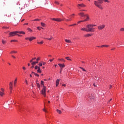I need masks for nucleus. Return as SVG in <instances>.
Segmentation results:
<instances>
[{"mask_svg": "<svg viewBox=\"0 0 124 124\" xmlns=\"http://www.w3.org/2000/svg\"><path fill=\"white\" fill-rule=\"evenodd\" d=\"M77 6L78 8H81V7H86V5L84 4L83 3L78 4Z\"/></svg>", "mask_w": 124, "mask_h": 124, "instance_id": "9", "label": "nucleus"}, {"mask_svg": "<svg viewBox=\"0 0 124 124\" xmlns=\"http://www.w3.org/2000/svg\"><path fill=\"white\" fill-rule=\"evenodd\" d=\"M93 86H94V87H96V85H95V83H93Z\"/></svg>", "mask_w": 124, "mask_h": 124, "instance_id": "58", "label": "nucleus"}, {"mask_svg": "<svg viewBox=\"0 0 124 124\" xmlns=\"http://www.w3.org/2000/svg\"><path fill=\"white\" fill-rule=\"evenodd\" d=\"M58 65L61 67V68H63V67H65V65L64 64H58Z\"/></svg>", "mask_w": 124, "mask_h": 124, "instance_id": "13", "label": "nucleus"}, {"mask_svg": "<svg viewBox=\"0 0 124 124\" xmlns=\"http://www.w3.org/2000/svg\"><path fill=\"white\" fill-rule=\"evenodd\" d=\"M1 91L2 92H4V89H3V88H1Z\"/></svg>", "mask_w": 124, "mask_h": 124, "instance_id": "54", "label": "nucleus"}, {"mask_svg": "<svg viewBox=\"0 0 124 124\" xmlns=\"http://www.w3.org/2000/svg\"><path fill=\"white\" fill-rule=\"evenodd\" d=\"M58 60L60 62H65V60H64L63 59H58Z\"/></svg>", "mask_w": 124, "mask_h": 124, "instance_id": "21", "label": "nucleus"}, {"mask_svg": "<svg viewBox=\"0 0 124 124\" xmlns=\"http://www.w3.org/2000/svg\"><path fill=\"white\" fill-rule=\"evenodd\" d=\"M16 53H17V51H15L14 50H13V51L10 52V54H13V53L16 54Z\"/></svg>", "mask_w": 124, "mask_h": 124, "instance_id": "26", "label": "nucleus"}, {"mask_svg": "<svg viewBox=\"0 0 124 124\" xmlns=\"http://www.w3.org/2000/svg\"><path fill=\"white\" fill-rule=\"evenodd\" d=\"M2 44H5L6 43V41H4V40H2Z\"/></svg>", "mask_w": 124, "mask_h": 124, "instance_id": "37", "label": "nucleus"}, {"mask_svg": "<svg viewBox=\"0 0 124 124\" xmlns=\"http://www.w3.org/2000/svg\"><path fill=\"white\" fill-rule=\"evenodd\" d=\"M61 79H57L56 81V87H58V86H59V83H60V80Z\"/></svg>", "mask_w": 124, "mask_h": 124, "instance_id": "14", "label": "nucleus"}, {"mask_svg": "<svg viewBox=\"0 0 124 124\" xmlns=\"http://www.w3.org/2000/svg\"><path fill=\"white\" fill-rule=\"evenodd\" d=\"M81 31H87L88 32V28H83L80 29Z\"/></svg>", "mask_w": 124, "mask_h": 124, "instance_id": "15", "label": "nucleus"}, {"mask_svg": "<svg viewBox=\"0 0 124 124\" xmlns=\"http://www.w3.org/2000/svg\"><path fill=\"white\" fill-rule=\"evenodd\" d=\"M25 82H26L27 85H28V80H27V79L25 80Z\"/></svg>", "mask_w": 124, "mask_h": 124, "instance_id": "57", "label": "nucleus"}, {"mask_svg": "<svg viewBox=\"0 0 124 124\" xmlns=\"http://www.w3.org/2000/svg\"><path fill=\"white\" fill-rule=\"evenodd\" d=\"M43 64H42V63H39V64H38V65H39V66H42Z\"/></svg>", "mask_w": 124, "mask_h": 124, "instance_id": "47", "label": "nucleus"}, {"mask_svg": "<svg viewBox=\"0 0 124 124\" xmlns=\"http://www.w3.org/2000/svg\"><path fill=\"white\" fill-rule=\"evenodd\" d=\"M93 27H95V25L93 24H89L86 26L87 29V32H93L94 31V28Z\"/></svg>", "mask_w": 124, "mask_h": 124, "instance_id": "2", "label": "nucleus"}, {"mask_svg": "<svg viewBox=\"0 0 124 124\" xmlns=\"http://www.w3.org/2000/svg\"><path fill=\"white\" fill-rule=\"evenodd\" d=\"M25 39L26 40H30V37H26L25 38Z\"/></svg>", "mask_w": 124, "mask_h": 124, "instance_id": "49", "label": "nucleus"}, {"mask_svg": "<svg viewBox=\"0 0 124 124\" xmlns=\"http://www.w3.org/2000/svg\"><path fill=\"white\" fill-rule=\"evenodd\" d=\"M53 61H54V58L52 59H50V60H49L50 62H53Z\"/></svg>", "mask_w": 124, "mask_h": 124, "instance_id": "53", "label": "nucleus"}, {"mask_svg": "<svg viewBox=\"0 0 124 124\" xmlns=\"http://www.w3.org/2000/svg\"><path fill=\"white\" fill-rule=\"evenodd\" d=\"M104 28H105V25H104V24L98 26V29L99 31H101V30H103V29H104Z\"/></svg>", "mask_w": 124, "mask_h": 124, "instance_id": "8", "label": "nucleus"}, {"mask_svg": "<svg viewBox=\"0 0 124 124\" xmlns=\"http://www.w3.org/2000/svg\"><path fill=\"white\" fill-rule=\"evenodd\" d=\"M31 60L32 61H34V60H36V58H33Z\"/></svg>", "mask_w": 124, "mask_h": 124, "instance_id": "51", "label": "nucleus"}, {"mask_svg": "<svg viewBox=\"0 0 124 124\" xmlns=\"http://www.w3.org/2000/svg\"><path fill=\"white\" fill-rule=\"evenodd\" d=\"M51 20H53V21H56V22H62L63 21V19L62 18H51Z\"/></svg>", "mask_w": 124, "mask_h": 124, "instance_id": "7", "label": "nucleus"}, {"mask_svg": "<svg viewBox=\"0 0 124 124\" xmlns=\"http://www.w3.org/2000/svg\"><path fill=\"white\" fill-rule=\"evenodd\" d=\"M23 69L24 70H26V67H23Z\"/></svg>", "mask_w": 124, "mask_h": 124, "instance_id": "56", "label": "nucleus"}, {"mask_svg": "<svg viewBox=\"0 0 124 124\" xmlns=\"http://www.w3.org/2000/svg\"><path fill=\"white\" fill-rule=\"evenodd\" d=\"M85 17H86V19L84 20V22H87V21H89V20H90V17L88 15H85Z\"/></svg>", "mask_w": 124, "mask_h": 124, "instance_id": "11", "label": "nucleus"}, {"mask_svg": "<svg viewBox=\"0 0 124 124\" xmlns=\"http://www.w3.org/2000/svg\"><path fill=\"white\" fill-rule=\"evenodd\" d=\"M72 26H76V24H74L69 26V27H72Z\"/></svg>", "mask_w": 124, "mask_h": 124, "instance_id": "48", "label": "nucleus"}, {"mask_svg": "<svg viewBox=\"0 0 124 124\" xmlns=\"http://www.w3.org/2000/svg\"><path fill=\"white\" fill-rule=\"evenodd\" d=\"M41 26L42 27H45V23H43V22H41Z\"/></svg>", "mask_w": 124, "mask_h": 124, "instance_id": "27", "label": "nucleus"}, {"mask_svg": "<svg viewBox=\"0 0 124 124\" xmlns=\"http://www.w3.org/2000/svg\"><path fill=\"white\" fill-rule=\"evenodd\" d=\"M34 75H35V76H37V77H39V75H38V74H36V73H34Z\"/></svg>", "mask_w": 124, "mask_h": 124, "instance_id": "46", "label": "nucleus"}, {"mask_svg": "<svg viewBox=\"0 0 124 124\" xmlns=\"http://www.w3.org/2000/svg\"><path fill=\"white\" fill-rule=\"evenodd\" d=\"M36 38L35 37H29V41H32L34 39H35Z\"/></svg>", "mask_w": 124, "mask_h": 124, "instance_id": "16", "label": "nucleus"}, {"mask_svg": "<svg viewBox=\"0 0 124 124\" xmlns=\"http://www.w3.org/2000/svg\"><path fill=\"white\" fill-rule=\"evenodd\" d=\"M46 63L45 62H43V64L44 65H45Z\"/></svg>", "mask_w": 124, "mask_h": 124, "instance_id": "59", "label": "nucleus"}, {"mask_svg": "<svg viewBox=\"0 0 124 124\" xmlns=\"http://www.w3.org/2000/svg\"><path fill=\"white\" fill-rule=\"evenodd\" d=\"M41 93L45 96V97H46V87L45 86H44V87L41 91Z\"/></svg>", "mask_w": 124, "mask_h": 124, "instance_id": "3", "label": "nucleus"}, {"mask_svg": "<svg viewBox=\"0 0 124 124\" xmlns=\"http://www.w3.org/2000/svg\"><path fill=\"white\" fill-rule=\"evenodd\" d=\"M78 15L81 16V17H85L86 15L84 14V13H80L78 14Z\"/></svg>", "mask_w": 124, "mask_h": 124, "instance_id": "12", "label": "nucleus"}, {"mask_svg": "<svg viewBox=\"0 0 124 124\" xmlns=\"http://www.w3.org/2000/svg\"><path fill=\"white\" fill-rule=\"evenodd\" d=\"M43 110L44 111V112H45L46 113H47V112H48L47 110H46L45 108H43Z\"/></svg>", "mask_w": 124, "mask_h": 124, "instance_id": "45", "label": "nucleus"}, {"mask_svg": "<svg viewBox=\"0 0 124 124\" xmlns=\"http://www.w3.org/2000/svg\"><path fill=\"white\" fill-rule=\"evenodd\" d=\"M33 21H40V19H35L33 20Z\"/></svg>", "mask_w": 124, "mask_h": 124, "instance_id": "50", "label": "nucleus"}, {"mask_svg": "<svg viewBox=\"0 0 124 124\" xmlns=\"http://www.w3.org/2000/svg\"><path fill=\"white\" fill-rule=\"evenodd\" d=\"M37 87H38L39 89H40V84H39V83H37Z\"/></svg>", "mask_w": 124, "mask_h": 124, "instance_id": "33", "label": "nucleus"}, {"mask_svg": "<svg viewBox=\"0 0 124 124\" xmlns=\"http://www.w3.org/2000/svg\"><path fill=\"white\" fill-rule=\"evenodd\" d=\"M32 61H33V60L31 59V60L30 61V62H31V63H32Z\"/></svg>", "mask_w": 124, "mask_h": 124, "instance_id": "64", "label": "nucleus"}, {"mask_svg": "<svg viewBox=\"0 0 124 124\" xmlns=\"http://www.w3.org/2000/svg\"><path fill=\"white\" fill-rule=\"evenodd\" d=\"M37 29H38L39 30V31H41V29H42L43 30V28L39 27H37Z\"/></svg>", "mask_w": 124, "mask_h": 124, "instance_id": "34", "label": "nucleus"}, {"mask_svg": "<svg viewBox=\"0 0 124 124\" xmlns=\"http://www.w3.org/2000/svg\"><path fill=\"white\" fill-rule=\"evenodd\" d=\"M12 58H13L14 59H16V57L15 56H14V55H12Z\"/></svg>", "mask_w": 124, "mask_h": 124, "instance_id": "52", "label": "nucleus"}, {"mask_svg": "<svg viewBox=\"0 0 124 124\" xmlns=\"http://www.w3.org/2000/svg\"><path fill=\"white\" fill-rule=\"evenodd\" d=\"M93 94H91L90 95V96L88 97V100L89 101H93Z\"/></svg>", "mask_w": 124, "mask_h": 124, "instance_id": "10", "label": "nucleus"}, {"mask_svg": "<svg viewBox=\"0 0 124 124\" xmlns=\"http://www.w3.org/2000/svg\"><path fill=\"white\" fill-rule=\"evenodd\" d=\"M35 69L36 70H37V72L38 73H41V69H40V67L38 66H35L34 67Z\"/></svg>", "mask_w": 124, "mask_h": 124, "instance_id": "5", "label": "nucleus"}, {"mask_svg": "<svg viewBox=\"0 0 124 124\" xmlns=\"http://www.w3.org/2000/svg\"><path fill=\"white\" fill-rule=\"evenodd\" d=\"M10 93H12V90L13 89V87H9Z\"/></svg>", "mask_w": 124, "mask_h": 124, "instance_id": "39", "label": "nucleus"}, {"mask_svg": "<svg viewBox=\"0 0 124 124\" xmlns=\"http://www.w3.org/2000/svg\"><path fill=\"white\" fill-rule=\"evenodd\" d=\"M109 88V89H111V88H112V85H110Z\"/></svg>", "mask_w": 124, "mask_h": 124, "instance_id": "63", "label": "nucleus"}, {"mask_svg": "<svg viewBox=\"0 0 124 124\" xmlns=\"http://www.w3.org/2000/svg\"><path fill=\"white\" fill-rule=\"evenodd\" d=\"M105 47H109V46H108V45H105Z\"/></svg>", "mask_w": 124, "mask_h": 124, "instance_id": "60", "label": "nucleus"}, {"mask_svg": "<svg viewBox=\"0 0 124 124\" xmlns=\"http://www.w3.org/2000/svg\"><path fill=\"white\" fill-rule=\"evenodd\" d=\"M74 16H75V14H73L71 15V17L70 18L72 19V18H74Z\"/></svg>", "mask_w": 124, "mask_h": 124, "instance_id": "29", "label": "nucleus"}, {"mask_svg": "<svg viewBox=\"0 0 124 124\" xmlns=\"http://www.w3.org/2000/svg\"><path fill=\"white\" fill-rule=\"evenodd\" d=\"M62 86L63 87H65L66 85H65V84H62Z\"/></svg>", "mask_w": 124, "mask_h": 124, "instance_id": "61", "label": "nucleus"}, {"mask_svg": "<svg viewBox=\"0 0 124 124\" xmlns=\"http://www.w3.org/2000/svg\"><path fill=\"white\" fill-rule=\"evenodd\" d=\"M41 87H42V86H43V88H44V81H43L42 80L41 81Z\"/></svg>", "mask_w": 124, "mask_h": 124, "instance_id": "22", "label": "nucleus"}, {"mask_svg": "<svg viewBox=\"0 0 124 124\" xmlns=\"http://www.w3.org/2000/svg\"><path fill=\"white\" fill-rule=\"evenodd\" d=\"M56 111L58 113V114H62V110L57 109Z\"/></svg>", "mask_w": 124, "mask_h": 124, "instance_id": "23", "label": "nucleus"}, {"mask_svg": "<svg viewBox=\"0 0 124 124\" xmlns=\"http://www.w3.org/2000/svg\"><path fill=\"white\" fill-rule=\"evenodd\" d=\"M17 33H19L20 34H25V32L21 31H17Z\"/></svg>", "mask_w": 124, "mask_h": 124, "instance_id": "19", "label": "nucleus"}, {"mask_svg": "<svg viewBox=\"0 0 124 124\" xmlns=\"http://www.w3.org/2000/svg\"><path fill=\"white\" fill-rule=\"evenodd\" d=\"M102 48H103V47H105V45H102L101 46Z\"/></svg>", "mask_w": 124, "mask_h": 124, "instance_id": "55", "label": "nucleus"}, {"mask_svg": "<svg viewBox=\"0 0 124 124\" xmlns=\"http://www.w3.org/2000/svg\"><path fill=\"white\" fill-rule=\"evenodd\" d=\"M104 1H105V2H108V3H110V1L108 0H104Z\"/></svg>", "mask_w": 124, "mask_h": 124, "instance_id": "35", "label": "nucleus"}, {"mask_svg": "<svg viewBox=\"0 0 124 124\" xmlns=\"http://www.w3.org/2000/svg\"><path fill=\"white\" fill-rule=\"evenodd\" d=\"M9 88H13V83H12V82H10Z\"/></svg>", "mask_w": 124, "mask_h": 124, "instance_id": "17", "label": "nucleus"}, {"mask_svg": "<svg viewBox=\"0 0 124 124\" xmlns=\"http://www.w3.org/2000/svg\"><path fill=\"white\" fill-rule=\"evenodd\" d=\"M83 22H85L84 20H80L78 22V24H80V23H83Z\"/></svg>", "mask_w": 124, "mask_h": 124, "instance_id": "38", "label": "nucleus"}, {"mask_svg": "<svg viewBox=\"0 0 124 124\" xmlns=\"http://www.w3.org/2000/svg\"><path fill=\"white\" fill-rule=\"evenodd\" d=\"M27 30L29 31H30V32H32V30L31 29V28H28Z\"/></svg>", "mask_w": 124, "mask_h": 124, "instance_id": "32", "label": "nucleus"}, {"mask_svg": "<svg viewBox=\"0 0 124 124\" xmlns=\"http://www.w3.org/2000/svg\"><path fill=\"white\" fill-rule=\"evenodd\" d=\"M64 20H65V21H66V22H68V21H72V19L71 18H70L69 19H68L64 18Z\"/></svg>", "mask_w": 124, "mask_h": 124, "instance_id": "24", "label": "nucleus"}, {"mask_svg": "<svg viewBox=\"0 0 124 124\" xmlns=\"http://www.w3.org/2000/svg\"><path fill=\"white\" fill-rule=\"evenodd\" d=\"M2 29H9V27H7L6 26H3Z\"/></svg>", "mask_w": 124, "mask_h": 124, "instance_id": "41", "label": "nucleus"}, {"mask_svg": "<svg viewBox=\"0 0 124 124\" xmlns=\"http://www.w3.org/2000/svg\"><path fill=\"white\" fill-rule=\"evenodd\" d=\"M112 99H110V100L108 102V103H109L110 102V101H111L112 100Z\"/></svg>", "mask_w": 124, "mask_h": 124, "instance_id": "62", "label": "nucleus"}, {"mask_svg": "<svg viewBox=\"0 0 124 124\" xmlns=\"http://www.w3.org/2000/svg\"><path fill=\"white\" fill-rule=\"evenodd\" d=\"M11 42H17V40H12L11 41Z\"/></svg>", "mask_w": 124, "mask_h": 124, "instance_id": "42", "label": "nucleus"}, {"mask_svg": "<svg viewBox=\"0 0 124 124\" xmlns=\"http://www.w3.org/2000/svg\"><path fill=\"white\" fill-rule=\"evenodd\" d=\"M120 31H124V28H122L120 29Z\"/></svg>", "mask_w": 124, "mask_h": 124, "instance_id": "43", "label": "nucleus"}, {"mask_svg": "<svg viewBox=\"0 0 124 124\" xmlns=\"http://www.w3.org/2000/svg\"><path fill=\"white\" fill-rule=\"evenodd\" d=\"M85 37H89L90 36H92V34H86V35H85Z\"/></svg>", "mask_w": 124, "mask_h": 124, "instance_id": "25", "label": "nucleus"}, {"mask_svg": "<svg viewBox=\"0 0 124 124\" xmlns=\"http://www.w3.org/2000/svg\"><path fill=\"white\" fill-rule=\"evenodd\" d=\"M65 41L67 43H71V41H70V40L65 39Z\"/></svg>", "mask_w": 124, "mask_h": 124, "instance_id": "20", "label": "nucleus"}, {"mask_svg": "<svg viewBox=\"0 0 124 124\" xmlns=\"http://www.w3.org/2000/svg\"><path fill=\"white\" fill-rule=\"evenodd\" d=\"M102 3H103V1H102V0H98V1H94V4L95 5V6L101 10L103 9V7H102V6L100 5Z\"/></svg>", "mask_w": 124, "mask_h": 124, "instance_id": "1", "label": "nucleus"}, {"mask_svg": "<svg viewBox=\"0 0 124 124\" xmlns=\"http://www.w3.org/2000/svg\"><path fill=\"white\" fill-rule=\"evenodd\" d=\"M79 68H80V69H82L83 71H86V70H85V69H84L83 68L81 67H80Z\"/></svg>", "mask_w": 124, "mask_h": 124, "instance_id": "44", "label": "nucleus"}, {"mask_svg": "<svg viewBox=\"0 0 124 124\" xmlns=\"http://www.w3.org/2000/svg\"><path fill=\"white\" fill-rule=\"evenodd\" d=\"M17 33H18V31L10 32L9 33V35L10 36H15V35H16V34H17Z\"/></svg>", "mask_w": 124, "mask_h": 124, "instance_id": "6", "label": "nucleus"}, {"mask_svg": "<svg viewBox=\"0 0 124 124\" xmlns=\"http://www.w3.org/2000/svg\"><path fill=\"white\" fill-rule=\"evenodd\" d=\"M17 83V78H16V79L14 81V85L15 87H16V84Z\"/></svg>", "mask_w": 124, "mask_h": 124, "instance_id": "18", "label": "nucleus"}, {"mask_svg": "<svg viewBox=\"0 0 124 124\" xmlns=\"http://www.w3.org/2000/svg\"><path fill=\"white\" fill-rule=\"evenodd\" d=\"M65 59H66L67 61H71V59H70V58H69V57H65Z\"/></svg>", "mask_w": 124, "mask_h": 124, "instance_id": "30", "label": "nucleus"}, {"mask_svg": "<svg viewBox=\"0 0 124 124\" xmlns=\"http://www.w3.org/2000/svg\"><path fill=\"white\" fill-rule=\"evenodd\" d=\"M4 94V93L0 91V95H1V96H3Z\"/></svg>", "mask_w": 124, "mask_h": 124, "instance_id": "31", "label": "nucleus"}, {"mask_svg": "<svg viewBox=\"0 0 124 124\" xmlns=\"http://www.w3.org/2000/svg\"><path fill=\"white\" fill-rule=\"evenodd\" d=\"M38 44H42L43 43H44L43 41H42L41 42H37Z\"/></svg>", "mask_w": 124, "mask_h": 124, "instance_id": "40", "label": "nucleus"}, {"mask_svg": "<svg viewBox=\"0 0 124 124\" xmlns=\"http://www.w3.org/2000/svg\"><path fill=\"white\" fill-rule=\"evenodd\" d=\"M46 39H47L48 40H52V39H53V37L51 36L50 38H45Z\"/></svg>", "mask_w": 124, "mask_h": 124, "instance_id": "28", "label": "nucleus"}, {"mask_svg": "<svg viewBox=\"0 0 124 124\" xmlns=\"http://www.w3.org/2000/svg\"><path fill=\"white\" fill-rule=\"evenodd\" d=\"M37 62H31L32 66L31 67V68H33L34 67V65L36 64V63H38V61H40V58H38L36 59Z\"/></svg>", "mask_w": 124, "mask_h": 124, "instance_id": "4", "label": "nucleus"}, {"mask_svg": "<svg viewBox=\"0 0 124 124\" xmlns=\"http://www.w3.org/2000/svg\"><path fill=\"white\" fill-rule=\"evenodd\" d=\"M54 2L56 4H60V2H59L58 1L55 0Z\"/></svg>", "mask_w": 124, "mask_h": 124, "instance_id": "36", "label": "nucleus"}]
</instances>
